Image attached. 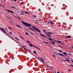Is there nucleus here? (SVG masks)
<instances>
[{
	"label": "nucleus",
	"mask_w": 73,
	"mask_h": 73,
	"mask_svg": "<svg viewBox=\"0 0 73 73\" xmlns=\"http://www.w3.org/2000/svg\"><path fill=\"white\" fill-rule=\"evenodd\" d=\"M22 24H23L25 25L26 27H32V25L31 24H28L26 22H25L23 21H22Z\"/></svg>",
	"instance_id": "nucleus-1"
},
{
	"label": "nucleus",
	"mask_w": 73,
	"mask_h": 73,
	"mask_svg": "<svg viewBox=\"0 0 73 73\" xmlns=\"http://www.w3.org/2000/svg\"><path fill=\"white\" fill-rule=\"evenodd\" d=\"M32 28H33V29H34V30H35V31H37V32H38L39 30L40 29H38V28H37V27H35V26H33V27Z\"/></svg>",
	"instance_id": "nucleus-2"
},
{
	"label": "nucleus",
	"mask_w": 73,
	"mask_h": 73,
	"mask_svg": "<svg viewBox=\"0 0 73 73\" xmlns=\"http://www.w3.org/2000/svg\"><path fill=\"white\" fill-rule=\"evenodd\" d=\"M7 11L8 12H10V13H14V12H13L12 11H11V10L8 9L7 10Z\"/></svg>",
	"instance_id": "nucleus-3"
},
{
	"label": "nucleus",
	"mask_w": 73,
	"mask_h": 73,
	"mask_svg": "<svg viewBox=\"0 0 73 73\" xmlns=\"http://www.w3.org/2000/svg\"><path fill=\"white\" fill-rule=\"evenodd\" d=\"M58 54H59V55H60V56H62V57H63L64 56V55L62 54H60V53H57Z\"/></svg>",
	"instance_id": "nucleus-4"
},
{
	"label": "nucleus",
	"mask_w": 73,
	"mask_h": 73,
	"mask_svg": "<svg viewBox=\"0 0 73 73\" xmlns=\"http://www.w3.org/2000/svg\"><path fill=\"white\" fill-rule=\"evenodd\" d=\"M50 24H52V25L54 24V23H53L52 21H50Z\"/></svg>",
	"instance_id": "nucleus-5"
},
{
	"label": "nucleus",
	"mask_w": 73,
	"mask_h": 73,
	"mask_svg": "<svg viewBox=\"0 0 73 73\" xmlns=\"http://www.w3.org/2000/svg\"><path fill=\"white\" fill-rule=\"evenodd\" d=\"M71 37V36H66V38H70Z\"/></svg>",
	"instance_id": "nucleus-6"
},
{
	"label": "nucleus",
	"mask_w": 73,
	"mask_h": 73,
	"mask_svg": "<svg viewBox=\"0 0 73 73\" xmlns=\"http://www.w3.org/2000/svg\"><path fill=\"white\" fill-rule=\"evenodd\" d=\"M40 36H41L42 37H45V36H44V35L41 34H40Z\"/></svg>",
	"instance_id": "nucleus-7"
},
{
	"label": "nucleus",
	"mask_w": 73,
	"mask_h": 73,
	"mask_svg": "<svg viewBox=\"0 0 73 73\" xmlns=\"http://www.w3.org/2000/svg\"><path fill=\"white\" fill-rule=\"evenodd\" d=\"M22 47L23 48H24V49L25 50H27V48H26L24 47V46H22Z\"/></svg>",
	"instance_id": "nucleus-8"
},
{
	"label": "nucleus",
	"mask_w": 73,
	"mask_h": 73,
	"mask_svg": "<svg viewBox=\"0 0 73 73\" xmlns=\"http://www.w3.org/2000/svg\"><path fill=\"white\" fill-rule=\"evenodd\" d=\"M46 35L48 36V37H51V35H50L48 34H47Z\"/></svg>",
	"instance_id": "nucleus-9"
},
{
	"label": "nucleus",
	"mask_w": 73,
	"mask_h": 73,
	"mask_svg": "<svg viewBox=\"0 0 73 73\" xmlns=\"http://www.w3.org/2000/svg\"><path fill=\"white\" fill-rule=\"evenodd\" d=\"M63 54H64V55H65V56H66V55L67 54V53H66L65 52H63Z\"/></svg>",
	"instance_id": "nucleus-10"
},
{
	"label": "nucleus",
	"mask_w": 73,
	"mask_h": 73,
	"mask_svg": "<svg viewBox=\"0 0 73 73\" xmlns=\"http://www.w3.org/2000/svg\"><path fill=\"white\" fill-rule=\"evenodd\" d=\"M48 39L50 41H53V40L52 38H48Z\"/></svg>",
	"instance_id": "nucleus-11"
},
{
	"label": "nucleus",
	"mask_w": 73,
	"mask_h": 73,
	"mask_svg": "<svg viewBox=\"0 0 73 73\" xmlns=\"http://www.w3.org/2000/svg\"><path fill=\"white\" fill-rule=\"evenodd\" d=\"M16 26L18 27H19V28H22L21 27V26H19V25H16Z\"/></svg>",
	"instance_id": "nucleus-12"
},
{
	"label": "nucleus",
	"mask_w": 73,
	"mask_h": 73,
	"mask_svg": "<svg viewBox=\"0 0 73 73\" xmlns=\"http://www.w3.org/2000/svg\"><path fill=\"white\" fill-rule=\"evenodd\" d=\"M45 33H49V34H53V33H50V32H45Z\"/></svg>",
	"instance_id": "nucleus-13"
},
{
	"label": "nucleus",
	"mask_w": 73,
	"mask_h": 73,
	"mask_svg": "<svg viewBox=\"0 0 73 73\" xmlns=\"http://www.w3.org/2000/svg\"><path fill=\"white\" fill-rule=\"evenodd\" d=\"M29 45L30 46H33V45L31 43H29Z\"/></svg>",
	"instance_id": "nucleus-14"
},
{
	"label": "nucleus",
	"mask_w": 73,
	"mask_h": 73,
	"mask_svg": "<svg viewBox=\"0 0 73 73\" xmlns=\"http://www.w3.org/2000/svg\"><path fill=\"white\" fill-rule=\"evenodd\" d=\"M29 29H30L31 30H32V31H34L33 29V28H31V27H29Z\"/></svg>",
	"instance_id": "nucleus-15"
},
{
	"label": "nucleus",
	"mask_w": 73,
	"mask_h": 73,
	"mask_svg": "<svg viewBox=\"0 0 73 73\" xmlns=\"http://www.w3.org/2000/svg\"><path fill=\"white\" fill-rule=\"evenodd\" d=\"M15 38L16 40H17V41H19V39H18L16 37H15Z\"/></svg>",
	"instance_id": "nucleus-16"
},
{
	"label": "nucleus",
	"mask_w": 73,
	"mask_h": 73,
	"mask_svg": "<svg viewBox=\"0 0 73 73\" xmlns=\"http://www.w3.org/2000/svg\"><path fill=\"white\" fill-rule=\"evenodd\" d=\"M64 61H70V60H66V59H65L64 60Z\"/></svg>",
	"instance_id": "nucleus-17"
},
{
	"label": "nucleus",
	"mask_w": 73,
	"mask_h": 73,
	"mask_svg": "<svg viewBox=\"0 0 73 73\" xmlns=\"http://www.w3.org/2000/svg\"><path fill=\"white\" fill-rule=\"evenodd\" d=\"M59 52H60V53H62V51H61V50H59Z\"/></svg>",
	"instance_id": "nucleus-18"
},
{
	"label": "nucleus",
	"mask_w": 73,
	"mask_h": 73,
	"mask_svg": "<svg viewBox=\"0 0 73 73\" xmlns=\"http://www.w3.org/2000/svg\"><path fill=\"white\" fill-rule=\"evenodd\" d=\"M40 60L42 61V62H44V60H43L41 59H40Z\"/></svg>",
	"instance_id": "nucleus-19"
},
{
	"label": "nucleus",
	"mask_w": 73,
	"mask_h": 73,
	"mask_svg": "<svg viewBox=\"0 0 73 73\" xmlns=\"http://www.w3.org/2000/svg\"><path fill=\"white\" fill-rule=\"evenodd\" d=\"M34 53H35V54H36V51H34Z\"/></svg>",
	"instance_id": "nucleus-20"
},
{
	"label": "nucleus",
	"mask_w": 73,
	"mask_h": 73,
	"mask_svg": "<svg viewBox=\"0 0 73 73\" xmlns=\"http://www.w3.org/2000/svg\"><path fill=\"white\" fill-rule=\"evenodd\" d=\"M70 66H71V67H73V65L72 64H70Z\"/></svg>",
	"instance_id": "nucleus-21"
},
{
	"label": "nucleus",
	"mask_w": 73,
	"mask_h": 73,
	"mask_svg": "<svg viewBox=\"0 0 73 73\" xmlns=\"http://www.w3.org/2000/svg\"><path fill=\"white\" fill-rule=\"evenodd\" d=\"M9 33L11 35H12V33L11 32H9Z\"/></svg>",
	"instance_id": "nucleus-22"
},
{
	"label": "nucleus",
	"mask_w": 73,
	"mask_h": 73,
	"mask_svg": "<svg viewBox=\"0 0 73 73\" xmlns=\"http://www.w3.org/2000/svg\"><path fill=\"white\" fill-rule=\"evenodd\" d=\"M57 42H58V43H61V42H60V41H57Z\"/></svg>",
	"instance_id": "nucleus-23"
},
{
	"label": "nucleus",
	"mask_w": 73,
	"mask_h": 73,
	"mask_svg": "<svg viewBox=\"0 0 73 73\" xmlns=\"http://www.w3.org/2000/svg\"><path fill=\"white\" fill-rule=\"evenodd\" d=\"M52 44H55L54 42H52Z\"/></svg>",
	"instance_id": "nucleus-24"
},
{
	"label": "nucleus",
	"mask_w": 73,
	"mask_h": 73,
	"mask_svg": "<svg viewBox=\"0 0 73 73\" xmlns=\"http://www.w3.org/2000/svg\"><path fill=\"white\" fill-rule=\"evenodd\" d=\"M30 33H31V35H34V34H33V33H31V32H30Z\"/></svg>",
	"instance_id": "nucleus-25"
},
{
	"label": "nucleus",
	"mask_w": 73,
	"mask_h": 73,
	"mask_svg": "<svg viewBox=\"0 0 73 73\" xmlns=\"http://www.w3.org/2000/svg\"><path fill=\"white\" fill-rule=\"evenodd\" d=\"M43 42L44 43H46V44H48V43L47 42Z\"/></svg>",
	"instance_id": "nucleus-26"
},
{
	"label": "nucleus",
	"mask_w": 73,
	"mask_h": 73,
	"mask_svg": "<svg viewBox=\"0 0 73 73\" xmlns=\"http://www.w3.org/2000/svg\"><path fill=\"white\" fill-rule=\"evenodd\" d=\"M11 8H15V9L16 8L15 7H13V6L11 7Z\"/></svg>",
	"instance_id": "nucleus-27"
},
{
	"label": "nucleus",
	"mask_w": 73,
	"mask_h": 73,
	"mask_svg": "<svg viewBox=\"0 0 73 73\" xmlns=\"http://www.w3.org/2000/svg\"><path fill=\"white\" fill-rule=\"evenodd\" d=\"M25 12L26 14H28V13L27 12L25 11Z\"/></svg>",
	"instance_id": "nucleus-28"
},
{
	"label": "nucleus",
	"mask_w": 73,
	"mask_h": 73,
	"mask_svg": "<svg viewBox=\"0 0 73 73\" xmlns=\"http://www.w3.org/2000/svg\"><path fill=\"white\" fill-rule=\"evenodd\" d=\"M20 37H21L22 39H24V38H23V37H22V36H20Z\"/></svg>",
	"instance_id": "nucleus-29"
},
{
	"label": "nucleus",
	"mask_w": 73,
	"mask_h": 73,
	"mask_svg": "<svg viewBox=\"0 0 73 73\" xmlns=\"http://www.w3.org/2000/svg\"><path fill=\"white\" fill-rule=\"evenodd\" d=\"M53 56L54 57H56V56H55V55L53 54Z\"/></svg>",
	"instance_id": "nucleus-30"
},
{
	"label": "nucleus",
	"mask_w": 73,
	"mask_h": 73,
	"mask_svg": "<svg viewBox=\"0 0 73 73\" xmlns=\"http://www.w3.org/2000/svg\"><path fill=\"white\" fill-rule=\"evenodd\" d=\"M27 42L28 43H29L30 42H29V41H28V40H27Z\"/></svg>",
	"instance_id": "nucleus-31"
},
{
	"label": "nucleus",
	"mask_w": 73,
	"mask_h": 73,
	"mask_svg": "<svg viewBox=\"0 0 73 73\" xmlns=\"http://www.w3.org/2000/svg\"><path fill=\"white\" fill-rule=\"evenodd\" d=\"M25 34H26V35H27L28 34V33H26Z\"/></svg>",
	"instance_id": "nucleus-32"
},
{
	"label": "nucleus",
	"mask_w": 73,
	"mask_h": 73,
	"mask_svg": "<svg viewBox=\"0 0 73 73\" xmlns=\"http://www.w3.org/2000/svg\"><path fill=\"white\" fill-rule=\"evenodd\" d=\"M38 32H39V33H40L41 32V31H40V30L38 31Z\"/></svg>",
	"instance_id": "nucleus-33"
},
{
	"label": "nucleus",
	"mask_w": 73,
	"mask_h": 73,
	"mask_svg": "<svg viewBox=\"0 0 73 73\" xmlns=\"http://www.w3.org/2000/svg\"><path fill=\"white\" fill-rule=\"evenodd\" d=\"M8 28H9V29H12V28L10 27H8Z\"/></svg>",
	"instance_id": "nucleus-34"
},
{
	"label": "nucleus",
	"mask_w": 73,
	"mask_h": 73,
	"mask_svg": "<svg viewBox=\"0 0 73 73\" xmlns=\"http://www.w3.org/2000/svg\"><path fill=\"white\" fill-rule=\"evenodd\" d=\"M34 47H35V48H37V47H36V46H34Z\"/></svg>",
	"instance_id": "nucleus-35"
},
{
	"label": "nucleus",
	"mask_w": 73,
	"mask_h": 73,
	"mask_svg": "<svg viewBox=\"0 0 73 73\" xmlns=\"http://www.w3.org/2000/svg\"><path fill=\"white\" fill-rule=\"evenodd\" d=\"M21 13H24V11H21Z\"/></svg>",
	"instance_id": "nucleus-36"
},
{
	"label": "nucleus",
	"mask_w": 73,
	"mask_h": 73,
	"mask_svg": "<svg viewBox=\"0 0 73 73\" xmlns=\"http://www.w3.org/2000/svg\"><path fill=\"white\" fill-rule=\"evenodd\" d=\"M33 16L34 17H36V16L35 15H33Z\"/></svg>",
	"instance_id": "nucleus-37"
},
{
	"label": "nucleus",
	"mask_w": 73,
	"mask_h": 73,
	"mask_svg": "<svg viewBox=\"0 0 73 73\" xmlns=\"http://www.w3.org/2000/svg\"><path fill=\"white\" fill-rule=\"evenodd\" d=\"M38 58H39V59H40V60L41 59V58H40V57H38Z\"/></svg>",
	"instance_id": "nucleus-38"
},
{
	"label": "nucleus",
	"mask_w": 73,
	"mask_h": 73,
	"mask_svg": "<svg viewBox=\"0 0 73 73\" xmlns=\"http://www.w3.org/2000/svg\"><path fill=\"white\" fill-rule=\"evenodd\" d=\"M72 70H68V72H70V71H71Z\"/></svg>",
	"instance_id": "nucleus-39"
},
{
	"label": "nucleus",
	"mask_w": 73,
	"mask_h": 73,
	"mask_svg": "<svg viewBox=\"0 0 73 73\" xmlns=\"http://www.w3.org/2000/svg\"><path fill=\"white\" fill-rule=\"evenodd\" d=\"M36 48L37 49H38L39 50H40V49H39V48H38V47H37Z\"/></svg>",
	"instance_id": "nucleus-40"
},
{
	"label": "nucleus",
	"mask_w": 73,
	"mask_h": 73,
	"mask_svg": "<svg viewBox=\"0 0 73 73\" xmlns=\"http://www.w3.org/2000/svg\"><path fill=\"white\" fill-rule=\"evenodd\" d=\"M17 1V0H14V2H15V1Z\"/></svg>",
	"instance_id": "nucleus-41"
},
{
	"label": "nucleus",
	"mask_w": 73,
	"mask_h": 73,
	"mask_svg": "<svg viewBox=\"0 0 73 73\" xmlns=\"http://www.w3.org/2000/svg\"><path fill=\"white\" fill-rule=\"evenodd\" d=\"M43 31H44V32H45V31L44 30Z\"/></svg>",
	"instance_id": "nucleus-42"
},
{
	"label": "nucleus",
	"mask_w": 73,
	"mask_h": 73,
	"mask_svg": "<svg viewBox=\"0 0 73 73\" xmlns=\"http://www.w3.org/2000/svg\"><path fill=\"white\" fill-rule=\"evenodd\" d=\"M42 59H43V60H45V59H44V58H42Z\"/></svg>",
	"instance_id": "nucleus-43"
},
{
	"label": "nucleus",
	"mask_w": 73,
	"mask_h": 73,
	"mask_svg": "<svg viewBox=\"0 0 73 73\" xmlns=\"http://www.w3.org/2000/svg\"><path fill=\"white\" fill-rule=\"evenodd\" d=\"M39 11H41V9H39Z\"/></svg>",
	"instance_id": "nucleus-44"
},
{
	"label": "nucleus",
	"mask_w": 73,
	"mask_h": 73,
	"mask_svg": "<svg viewBox=\"0 0 73 73\" xmlns=\"http://www.w3.org/2000/svg\"><path fill=\"white\" fill-rule=\"evenodd\" d=\"M50 43L51 44H52V42H50Z\"/></svg>",
	"instance_id": "nucleus-45"
},
{
	"label": "nucleus",
	"mask_w": 73,
	"mask_h": 73,
	"mask_svg": "<svg viewBox=\"0 0 73 73\" xmlns=\"http://www.w3.org/2000/svg\"><path fill=\"white\" fill-rule=\"evenodd\" d=\"M66 59H67L68 60V59H69V58H66Z\"/></svg>",
	"instance_id": "nucleus-46"
},
{
	"label": "nucleus",
	"mask_w": 73,
	"mask_h": 73,
	"mask_svg": "<svg viewBox=\"0 0 73 73\" xmlns=\"http://www.w3.org/2000/svg\"><path fill=\"white\" fill-rule=\"evenodd\" d=\"M20 15H24V14H22V13H20Z\"/></svg>",
	"instance_id": "nucleus-47"
},
{
	"label": "nucleus",
	"mask_w": 73,
	"mask_h": 73,
	"mask_svg": "<svg viewBox=\"0 0 73 73\" xmlns=\"http://www.w3.org/2000/svg\"><path fill=\"white\" fill-rule=\"evenodd\" d=\"M61 45H62V43H61Z\"/></svg>",
	"instance_id": "nucleus-48"
},
{
	"label": "nucleus",
	"mask_w": 73,
	"mask_h": 73,
	"mask_svg": "<svg viewBox=\"0 0 73 73\" xmlns=\"http://www.w3.org/2000/svg\"><path fill=\"white\" fill-rule=\"evenodd\" d=\"M71 62H73V60H72L71 61Z\"/></svg>",
	"instance_id": "nucleus-49"
},
{
	"label": "nucleus",
	"mask_w": 73,
	"mask_h": 73,
	"mask_svg": "<svg viewBox=\"0 0 73 73\" xmlns=\"http://www.w3.org/2000/svg\"><path fill=\"white\" fill-rule=\"evenodd\" d=\"M21 4H23V2H21Z\"/></svg>",
	"instance_id": "nucleus-50"
},
{
	"label": "nucleus",
	"mask_w": 73,
	"mask_h": 73,
	"mask_svg": "<svg viewBox=\"0 0 73 73\" xmlns=\"http://www.w3.org/2000/svg\"><path fill=\"white\" fill-rule=\"evenodd\" d=\"M57 73H60V72H59L58 71V72H57Z\"/></svg>",
	"instance_id": "nucleus-51"
},
{
	"label": "nucleus",
	"mask_w": 73,
	"mask_h": 73,
	"mask_svg": "<svg viewBox=\"0 0 73 73\" xmlns=\"http://www.w3.org/2000/svg\"><path fill=\"white\" fill-rule=\"evenodd\" d=\"M58 46H60L59 45H58Z\"/></svg>",
	"instance_id": "nucleus-52"
},
{
	"label": "nucleus",
	"mask_w": 73,
	"mask_h": 73,
	"mask_svg": "<svg viewBox=\"0 0 73 73\" xmlns=\"http://www.w3.org/2000/svg\"><path fill=\"white\" fill-rule=\"evenodd\" d=\"M25 46V47H27V46Z\"/></svg>",
	"instance_id": "nucleus-53"
},
{
	"label": "nucleus",
	"mask_w": 73,
	"mask_h": 73,
	"mask_svg": "<svg viewBox=\"0 0 73 73\" xmlns=\"http://www.w3.org/2000/svg\"><path fill=\"white\" fill-rule=\"evenodd\" d=\"M60 47H61V48H62V47H61V46H60Z\"/></svg>",
	"instance_id": "nucleus-54"
},
{
	"label": "nucleus",
	"mask_w": 73,
	"mask_h": 73,
	"mask_svg": "<svg viewBox=\"0 0 73 73\" xmlns=\"http://www.w3.org/2000/svg\"><path fill=\"white\" fill-rule=\"evenodd\" d=\"M69 55H72V54H69Z\"/></svg>",
	"instance_id": "nucleus-55"
},
{
	"label": "nucleus",
	"mask_w": 73,
	"mask_h": 73,
	"mask_svg": "<svg viewBox=\"0 0 73 73\" xmlns=\"http://www.w3.org/2000/svg\"><path fill=\"white\" fill-rule=\"evenodd\" d=\"M5 29L6 30H7V28H5Z\"/></svg>",
	"instance_id": "nucleus-56"
},
{
	"label": "nucleus",
	"mask_w": 73,
	"mask_h": 73,
	"mask_svg": "<svg viewBox=\"0 0 73 73\" xmlns=\"http://www.w3.org/2000/svg\"><path fill=\"white\" fill-rule=\"evenodd\" d=\"M11 38V39H12V40H13V38Z\"/></svg>",
	"instance_id": "nucleus-57"
},
{
	"label": "nucleus",
	"mask_w": 73,
	"mask_h": 73,
	"mask_svg": "<svg viewBox=\"0 0 73 73\" xmlns=\"http://www.w3.org/2000/svg\"><path fill=\"white\" fill-rule=\"evenodd\" d=\"M47 23H49V22H48Z\"/></svg>",
	"instance_id": "nucleus-58"
},
{
	"label": "nucleus",
	"mask_w": 73,
	"mask_h": 73,
	"mask_svg": "<svg viewBox=\"0 0 73 73\" xmlns=\"http://www.w3.org/2000/svg\"><path fill=\"white\" fill-rule=\"evenodd\" d=\"M21 5H22V4L21 3Z\"/></svg>",
	"instance_id": "nucleus-59"
},
{
	"label": "nucleus",
	"mask_w": 73,
	"mask_h": 73,
	"mask_svg": "<svg viewBox=\"0 0 73 73\" xmlns=\"http://www.w3.org/2000/svg\"><path fill=\"white\" fill-rule=\"evenodd\" d=\"M36 23H37V22H35Z\"/></svg>",
	"instance_id": "nucleus-60"
},
{
	"label": "nucleus",
	"mask_w": 73,
	"mask_h": 73,
	"mask_svg": "<svg viewBox=\"0 0 73 73\" xmlns=\"http://www.w3.org/2000/svg\"><path fill=\"white\" fill-rule=\"evenodd\" d=\"M39 20H40V21H41V20L40 19H39Z\"/></svg>",
	"instance_id": "nucleus-61"
},
{
	"label": "nucleus",
	"mask_w": 73,
	"mask_h": 73,
	"mask_svg": "<svg viewBox=\"0 0 73 73\" xmlns=\"http://www.w3.org/2000/svg\"><path fill=\"white\" fill-rule=\"evenodd\" d=\"M55 42H56V40L54 41Z\"/></svg>",
	"instance_id": "nucleus-62"
},
{
	"label": "nucleus",
	"mask_w": 73,
	"mask_h": 73,
	"mask_svg": "<svg viewBox=\"0 0 73 73\" xmlns=\"http://www.w3.org/2000/svg\"><path fill=\"white\" fill-rule=\"evenodd\" d=\"M17 42V43H19V42Z\"/></svg>",
	"instance_id": "nucleus-63"
}]
</instances>
